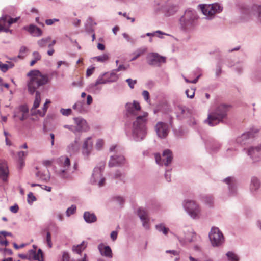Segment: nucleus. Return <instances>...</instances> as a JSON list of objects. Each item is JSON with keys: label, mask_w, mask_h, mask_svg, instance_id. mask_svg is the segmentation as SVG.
Listing matches in <instances>:
<instances>
[{"label": "nucleus", "mask_w": 261, "mask_h": 261, "mask_svg": "<svg viewBox=\"0 0 261 261\" xmlns=\"http://www.w3.org/2000/svg\"><path fill=\"white\" fill-rule=\"evenodd\" d=\"M125 108L128 114L138 116L133 123V133L138 138L143 139L146 133V123L148 113L141 112L140 104L136 101L127 103Z\"/></svg>", "instance_id": "1"}, {"label": "nucleus", "mask_w": 261, "mask_h": 261, "mask_svg": "<svg viewBox=\"0 0 261 261\" xmlns=\"http://www.w3.org/2000/svg\"><path fill=\"white\" fill-rule=\"evenodd\" d=\"M27 76L29 77L28 82V90L31 94L40 86L47 84L48 82V76L41 74L39 70H31L28 73Z\"/></svg>", "instance_id": "2"}, {"label": "nucleus", "mask_w": 261, "mask_h": 261, "mask_svg": "<svg viewBox=\"0 0 261 261\" xmlns=\"http://www.w3.org/2000/svg\"><path fill=\"white\" fill-rule=\"evenodd\" d=\"M229 108V106L227 105H222L219 106L214 112L208 115L207 119L205 120V122L211 126L218 124L222 121L223 119L226 117Z\"/></svg>", "instance_id": "3"}, {"label": "nucleus", "mask_w": 261, "mask_h": 261, "mask_svg": "<svg viewBox=\"0 0 261 261\" xmlns=\"http://www.w3.org/2000/svg\"><path fill=\"white\" fill-rule=\"evenodd\" d=\"M197 19L198 17L195 11L187 10L180 19V24L184 29H189L195 25Z\"/></svg>", "instance_id": "4"}, {"label": "nucleus", "mask_w": 261, "mask_h": 261, "mask_svg": "<svg viewBox=\"0 0 261 261\" xmlns=\"http://www.w3.org/2000/svg\"><path fill=\"white\" fill-rule=\"evenodd\" d=\"M75 125H65L64 127L68 129L74 134L77 133L86 132L89 130V127L85 120L82 118H75L74 119Z\"/></svg>", "instance_id": "5"}, {"label": "nucleus", "mask_w": 261, "mask_h": 261, "mask_svg": "<svg viewBox=\"0 0 261 261\" xmlns=\"http://www.w3.org/2000/svg\"><path fill=\"white\" fill-rule=\"evenodd\" d=\"M57 163L60 168L58 171V174L63 178H68L69 174L68 170L70 165L69 159L66 156H62L57 160Z\"/></svg>", "instance_id": "6"}, {"label": "nucleus", "mask_w": 261, "mask_h": 261, "mask_svg": "<svg viewBox=\"0 0 261 261\" xmlns=\"http://www.w3.org/2000/svg\"><path fill=\"white\" fill-rule=\"evenodd\" d=\"M184 207L189 215L194 219L198 218L201 214V210L196 201L188 200L186 201Z\"/></svg>", "instance_id": "7"}, {"label": "nucleus", "mask_w": 261, "mask_h": 261, "mask_svg": "<svg viewBox=\"0 0 261 261\" xmlns=\"http://www.w3.org/2000/svg\"><path fill=\"white\" fill-rule=\"evenodd\" d=\"M209 238L213 246H218L221 245L224 240V236L219 229L213 227L209 233Z\"/></svg>", "instance_id": "8"}, {"label": "nucleus", "mask_w": 261, "mask_h": 261, "mask_svg": "<svg viewBox=\"0 0 261 261\" xmlns=\"http://www.w3.org/2000/svg\"><path fill=\"white\" fill-rule=\"evenodd\" d=\"M199 7L203 14L207 17H212L215 13L222 10V8L217 3L212 5H200Z\"/></svg>", "instance_id": "9"}, {"label": "nucleus", "mask_w": 261, "mask_h": 261, "mask_svg": "<svg viewBox=\"0 0 261 261\" xmlns=\"http://www.w3.org/2000/svg\"><path fill=\"white\" fill-rule=\"evenodd\" d=\"M19 19V17L13 18L8 15H3L0 18V32H11V31L9 30V28L11 24L16 23Z\"/></svg>", "instance_id": "10"}, {"label": "nucleus", "mask_w": 261, "mask_h": 261, "mask_svg": "<svg viewBox=\"0 0 261 261\" xmlns=\"http://www.w3.org/2000/svg\"><path fill=\"white\" fill-rule=\"evenodd\" d=\"M147 62L151 66H160L162 63L166 62V58L161 56L157 53H150L147 56Z\"/></svg>", "instance_id": "11"}, {"label": "nucleus", "mask_w": 261, "mask_h": 261, "mask_svg": "<svg viewBox=\"0 0 261 261\" xmlns=\"http://www.w3.org/2000/svg\"><path fill=\"white\" fill-rule=\"evenodd\" d=\"M155 158L158 164L168 166L171 163L173 156L171 151L169 149H167L163 152L162 159L159 154H156Z\"/></svg>", "instance_id": "12"}, {"label": "nucleus", "mask_w": 261, "mask_h": 261, "mask_svg": "<svg viewBox=\"0 0 261 261\" xmlns=\"http://www.w3.org/2000/svg\"><path fill=\"white\" fill-rule=\"evenodd\" d=\"M9 169L7 162L0 160V181L3 183H7L9 177Z\"/></svg>", "instance_id": "13"}, {"label": "nucleus", "mask_w": 261, "mask_h": 261, "mask_svg": "<svg viewBox=\"0 0 261 261\" xmlns=\"http://www.w3.org/2000/svg\"><path fill=\"white\" fill-rule=\"evenodd\" d=\"M29 109L26 105H21L15 109L14 117L16 119L23 121L28 117Z\"/></svg>", "instance_id": "14"}, {"label": "nucleus", "mask_w": 261, "mask_h": 261, "mask_svg": "<svg viewBox=\"0 0 261 261\" xmlns=\"http://www.w3.org/2000/svg\"><path fill=\"white\" fill-rule=\"evenodd\" d=\"M155 132L159 137L164 138L166 137L169 133V127L167 124L159 122L155 125Z\"/></svg>", "instance_id": "15"}, {"label": "nucleus", "mask_w": 261, "mask_h": 261, "mask_svg": "<svg viewBox=\"0 0 261 261\" xmlns=\"http://www.w3.org/2000/svg\"><path fill=\"white\" fill-rule=\"evenodd\" d=\"M93 149V141L92 138L89 137L86 138L83 143L82 146V153L87 157H88L91 153Z\"/></svg>", "instance_id": "16"}, {"label": "nucleus", "mask_w": 261, "mask_h": 261, "mask_svg": "<svg viewBox=\"0 0 261 261\" xmlns=\"http://www.w3.org/2000/svg\"><path fill=\"white\" fill-rule=\"evenodd\" d=\"M92 180L93 184H97L99 187H102L105 185V178L102 177L101 169L98 168H94Z\"/></svg>", "instance_id": "17"}, {"label": "nucleus", "mask_w": 261, "mask_h": 261, "mask_svg": "<svg viewBox=\"0 0 261 261\" xmlns=\"http://www.w3.org/2000/svg\"><path fill=\"white\" fill-rule=\"evenodd\" d=\"M28 259L30 260L43 261V253L41 249L36 252V248L30 250L28 251Z\"/></svg>", "instance_id": "18"}, {"label": "nucleus", "mask_w": 261, "mask_h": 261, "mask_svg": "<svg viewBox=\"0 0 261 261\" xmlns=\"http://www.w3.org/2000/svg\"><path fill=\"white\" fill-rule=\"evenodd\" d=\"M138 214L140 219L143 222V226L146 229H148L149 228V219L148 217V213L146 210L144 208H139L138 211Z\"/></svg>", "instance_id": "19"}, {"label": "nucleus", "mask_w": 261, "mask_h": 261, "mask_svg": "<svg viewBox=\"0 0 261 261\" xmlns=\"http://www.w3.org/2000/svg\"><path fill=\"white\" fill-rule=\"evenodd\" d=\"M125 163V158L123 156L120 155H114L112 156L109 163V166L110 167H114L117 166H120L124 164Z\"/></svg>", "instance_id": "20"}, {"label": "nucleus", "mask_w": 261, "mask_h": 261, "mask_svg": "<svg viewBox=\"0 0 261 261\" xmlns=\"http://www.w3.org/2000/svg\"><path fill=\"white\" fill-rule=\"evenodd\" d=\"M98 249L102 256L112 258L113 256L112 250L108 246L105 245L103 243H100L98 246Z\"/></svg>", "instance_id": "21"}, {"label": "nucleus", "mask_w": 261, "mask_h": 261, "mask_svg": "<svg viewBox=\"0 0 261 261\" xmlns=\"http://www.w3.org/2000/svg\"><path fill=\"white\" fill-rule=\"evenodd\" d=\"M56 43L55 40L51 41L50 38H43L38 41L37 43L40 47L43 48L46 46L48 47H53Z\"/></svg>", "instance_id": "22"}, {"label": "nucleus", "mask_w": 261, "mask_h": 261, "mask_svg": "<svg viewBox=\"0 0 261 261\" xmlns=\"http://www.w3.org/2000/svg\"><path fill=\"white\" fill-rule=\"evenodd\" d=\"M41 102V95L38 91L36 92L35 98L34 101L33 105L31 109L32 115H37V110H35L39 107Z\"/></svg>", "instance_id": "23"}, {"label": "nucleus", "mask_w": 261, "mask_h": 261, "mask_svg": "<svg viewBox=\"0 0 261 261\" xmlns=\"http://www.w3.org/2000/svg\"><path fill=\"white\" fill-rule=\"evenodd\" d=\"M248 153L253 160H255L256 157L261 158V145L259 146L250 148Z\"/></svg>", "instance_id": "24"}, {"label": "nucleus", "mask_w": 261, "mask_h": 261, "mask_svg": "<svg viewBox=\"0 0 261 261\" xmlns=\"http://www.w3.org/2000/svg\"><path fill=\"white\" fill-rule=\"evenodd\" d=\"M84 218L87 223H93L97 220V218L94 213L89 212H86L84 214Z\"/></svg>", "instance_id": "25"}, {"label": "nucleus", "mask_w": 261, "mask_h": 261, "mask_svg": "<svg viewBox=\"0 0 261 261\" xmlns=\"http://www.w3.org/2000/svg\"><path fill=\"white\" fill-rule=\"evenodd\" d=\"M178 9V7L176 5H169L165 8L164 11L167 16H170L175 13Z\"/></svg>", "instance_id": "26"}, {"label": "nucleus", "mask_w": 261, "mask_h": 261, "mask_svg": "<svg viewBox=\"0 0 261 261\" xmlns=\"http://www.w3.org/2000/svg\"><path fill=\"white\" fill-rule=\"evenodd\" d=\"M147 51V48L145 47L140 48L137 49L134 53V57L130 61H134L138 58L141 56L144 55Z\"/></svg>", "instance_id": "27"}, {"label": "nucleus", "mask_w": 261, "mask_h": 261, "mask_svg": "<svg viewBox=\"0 0 261 261\" xmlns=\"http://www.w3.org/2000/svg\"><path fill=\"white\" fill-rule=\"evenodd\" d=\"M28 31L34 36H39L42 35V31L39 28L34 25H30Z\"/></svg>", "instance_id": "28"}, {"label": "nucleus", "mask_w": 261, "mask_h": 261, "mask_svg": "<svg viewBox=\"0 0 261 261\" xmlns=\"http://www.w3.org/2000/svg\"><path fill=\"white\" fill-rule=\"evenodd\" d=\"M258 132V129L257 128H252L248 132L243 134L241 138L242 139H247L248 138H253L255 136Z\"/></svg>", "instance_id": "29"}, {"label": "nucleus", "mask_w": 261, "mask_h": 261, "mask_svg": "<svg viewBox=\"0 0 261 261\" xmlns=\"http://www.w3.org/2000/svg\"><path fill=\"white\" fill-rule=\"evenodd\" d=\"M87 247V243L85 241H83L82 243L77 246H74L72 250L74 252L77 254H80Z\"/></svg>", "instance_id": "30"}, {"label": "nucleus", "mask_w": 261, "mask_h": 261, "mask_svg": "<svg viewBox=\"0 0 261 261\" xmlns=\"http://www.w3.org/2000/svg\"><path fill=\"white\" fill-rule=\"evenodd\" d=\"M260 186V183L256 178L253 177L251 180L250 189L251 191H256Z\"/></svg>", "instance_id": "31"}, {"label": "nucleus", "mask_w": 261, "mask_h": 261, "mask_svg": "<svg viewBox=\"0 0 261 261\" xmlns=\"http://www.w3.org/2000/svg\"><path fill=\"white\" fill-rule=\"evenodd\" d=\"M107 75V79H108V82H115L118 79V76L117 74L114 72L111 73H106Z\"/></svg>", "instance_id": "32"}, {"label": "nucleus", "mask_w": 261, "mask_h": 261, "mask_svg": "<svg viewBox=\"0 0 261 261\" xmlns=\"http://www.w3.org/2000/svg\"><path fill=\"white\" fill-rule=\"evenodd\" d=\"M155 228L158 231L162 232L165 235H167L169 231V228L166 227L165 225L163 223L156 225Z\"/></svg>", "instance_id": "33"}, {"label": "nucleus", "mask_w": 261, "mask_h": 261, "mask_svg": "<svg viewBox=\"0 0 261 261\" xmlns=\"http://www.w3.org/2000/svg\"><path fill=\"white\" fill-rule=\"evenodd\" d=\"M108 83V79H107V75L105 74H102V75L98 77V78L97 79L95 83V86H96L98 85L99 84H105Z\"/></svg>", "instance_id": "34"}, {"label": "nucleus", "mask_w": 261, "mask_h": 261, "mask_svg": "<svg viewBox=\"0 0 261 261\" xmlns=\"http://www.w3.org/2000/svg\"><path fill=\"white\" fill-rule=\"evenodd\" d=\"M109 59V56L107 54L97 56L94 58V60L100 62H105Z\"/></svg>", "instance_id": "35"}, {"label": "nucleus", "mask_w": 261, "mask_h": 261, "mask_svg": "<svg viewBox=\"0 0 261 261\" xmlns=\"http://www.w3.org/2000/svg\"><path fill=\"white\" fill-rule=\"evenodd\" d=\"M226 255L229 261H238L239 258L238 256L232 252H228Z\"/></svg>", "instance_id": "36"}, {"label": "nucleus", "mask_w": 261, "mask_h": 261, "mask_svg": "<svg viewBox=\"0 0 261 261\" xmlns=\"http://www.w3.org/2000/svg\"><path fill=\"white\" fill-rule=\"evenodd\" d=\"M255 11L257 13L259 19L261 21V7L258 6H254L252 8L251 13L255 14Z\"/></svg>", "instance_id": "37"}, {"label": "nucleus", "mask_w": 261, "mask_h": 261, "mask_svg": "<svg viewBox=\"0 0 261 261\" xmlns=\"http://www.w3.org/2000/svg\"><path fill=\"white\" fill-rule=\"evenodd\" d=\"M105 144V142L103 140L101 139H98L97 140L96 144H95V148L97 150H101L103 145Z\"/></svg>", "instance_id": "38"}, {"label": "nucleus", "mask_w": 261, "mask_h": 261, "mask_svg": "<svg viewBox=\"0 0 261 261\" xmlns=\"http://www.w3.org/2000/svg\"><path fill=\"white\" fill-rule=\"evenodd\" d=\"M48 109L47 105L45 103L44 104L43 107L42 109L41 110H37V115H39L40 116L43 117L45 115L47 110Z\"/></svg>", "instance_id": "39"}, {"label": "nucleus", "mask_w": 261, "mask_h": 261, "mask_svg": "<svg viewBox=\"0 0 261 261\" xmlns=\"http://www.w3.org/2000/svg\"><path fill=\"white\" fill-rule=\"evenodd\" d=\"M28 50V49L25 46H22L20 47L19 50V53L18 55V57L20 58H23L25 55L26 53Z\"/></svg>", "instance_id": "40"}, {"label": "nucleus", "mask_w": 261, "mask_h": 261, "mask_svg": "<svg viewBox=\"0 0 261 261\" xmlns=\"http://www.w3.org/2000/svg\"><path fill=\"white\" fill-rule=\"evenodd\" d=\"M28 152L24 151H20L18 153V156L20 160V163L21 166H23V158H25L27 155Z\"/></svg>", "instance_id": "41"}, {"label": "nucleus", "mask_w": 261, "mask_h": 261, "mask_svg": "<svg viewBox=\"0 0 261 261\" xmlns=\"http://www.w3.org/2000/svg\"><path fill=\"white\" fill-rule=\"evenodd\" d=\"M83 108V102L81 101L76 102L73 106V109L77 110L79 112H81Z\"/></svg>", "instance_id": "42"}, {"label": "nucleus", "mask_w": 261, "mask_h": 261, "mask_svg": "<svg viewBox=\"0 0 261 261\" xmlns=\"http://www.w3.org/2000/svg\"><path fill=\"white\" fill-rule=\"evenodd\" d=\"M76 206L75 205H72L69 207L66 211V215L70 216L71 215L73 214L76 211Z\"/></svg>", "instance_id": "43"}, {"label": "nucleus", "mask_w": 261, "mask_h": 261, "mask_svg": "<svg viewBox=\"0 0 261 261\" xmlns=\"http://www.w3.org/2000/svg\"><path fill=\"white\" fill-rule=\"evenodd\" d=\"M126 82L127 83L129 87L131 89H133L134 88L135 85L137 83V80H133L132 79H127L126 80Z\"/></svg>", "instance_id": "44"}, {"label": "nucleus", "mask_w": 261, "mask_h": 261, "mask_svg": "<svg viewBox=\"0 0 261 261\" xmlns=\"http://www.w3.org/2000/svg\"><path fill=\"white\" fill-rule=\"evenodd\" d=\"M186 93L188 97L192 98L194 96L195 91L193 89H188L186 91Z\"/></svg>", "instance_id": "45"}, {"label": "nucleus", "mask_w": 261, "mask_h": 261, "mask_svg": "<svg viewBox=\"0 0 261 261\" xmlns=\"http://www.w3.org/2000/svg\"><path fill=\"white\" fill-rule=\"evenodd\" d=\"M46 243L49 248L52 247V243L51 240V234L49 232H47L46 234Z\"/></svg>", "instance_id": "46"}, {"label": "nucleus", "mask_w": 261, "mask_h": 261, "mask_svg": "<svg viewBox=\"0 0 261 261\" xmlns=\"http://www.w3.org/2000/svg\"><path fill=\"white\" fill-rule=\"evenodd\" d=\"M60 112L62 113V115L65 116H68L71 114L72 112V110L70 109H61L60 110Z\"/></svg>", "instance_id": "47"}, {"label": "nucleus", "mask_w": 261, "mask_h": 261, "mask_svg": "<svg viewBox=\"0 0 261 261\" xmlns=\"http://www.w3.org/2000/svg\"><path fill=\"white\" fill-rule=\"evenodd\" d=\"M36 200L33 194L31 192L29 193L28 195V203H32Z\"/></svg>", "instance_id": "48"}, {"label": "nucleus", "mask_w": 261, "mask_h": 261, "mask_svg": "<svg viewBox=\"0 0 261 261\" xmlns=\"http://www.w3.org/2000/svg\"><path fill=\"white\" fill-rule=\"evenodd\" d=\"M224 181L229 185V189H231L233 184L234 179L232 177H228L224 180Z\"/></svg>", "instance_id": "49"}, {"label": "nucleus", "mask_w": 261, "mask_h": 261, "mask_svg": "<svg viewBox=\"0 0 261 261\" xmlns=\"http://www.w3.org/2000/svg\"><path fill=\"white\" fill-rule=\"evenodd\" d=\"M0 69L3 72L7 71L9 69V66L6 64L3 63L1 61H0Z\"/></svg>", "instance_id": "50"}, {"label": "nucleus", "mask_w": 261, "mask_h": 261, "mask_svg": "<svg viewBox=\"0 0 261 261\" xmlns=\"http://www.w3.org/2000/svg\"><path fill=\"white\" fill-rule=\"evenodd\" d=\"M34 60H35L36 61H38L41 59V55L38 51H34L32 54Z\"/></svg>", "instance_id": "51"}, {"label": "nucleus", "mask_w": 261, "mask_h": 261, "mask_svg": "<svg viewBox=\"0 0 261 261\" xmlns=\"http://www.w3.org/2000/svg\"><path fill=\"white\" fill-rule=\"evenodd\" d=\"M59 20L58 19H49L45 20V23L48 25H52L55 22H58Z\"/></svg>", "instance_id": "52"}, {"label": "nucleus", "mask_w": 261, "mask_h": 261, "mask_svg": "<svg viewBox=\"0 0 261 261\" xmlns=\"http://www.w3.org/2000/svg\"><path fill=\"white\" fill-rule=\"evenodd\" d=\"M142 96H143L144 98L146 101H148L149 99V92L146 90H144L142 92Z\"/></svg>", "instance_id": "53"}, {"label": "nucleus", "mask_w": 261, "mask_h": 261, "mask_svg": "<svg viewBox=\"0 0 261 261\" xmlns=\"http://www.w3.org/2000/svg\"><path fill=\"white\" fill-rule=\"evenodd\" d=\"M166 253H170L174 256H179V251H176V250H166Z\"/></svg>", "instance_id": "54"}, {"label": "nucleus", "mask_w": 261, "mask_h": 261, "mask_svg": "<svg viewBox=\"0 0 261 261\" xmlns=\"http://www.w3.org/2000/svg\"><path fill=\"white\" fill-rule=\"evenodd\" d=\"M129 67V65H128L127 67L123 65H119L118 68L115 70L116 71L118 72L121 70H126Z\"/></svg>", "instance_id": "55"}, {"label": "nucleus", "mask_w": 261, "mask_h": 261, "mask_svg": "<svg viewBox=\"0 0 261 261\" xmlns=\"http://www.w3.org/2000/svg\"><path fill=\"white\" fill-rule=\"evenodd\" d=\"M19 209L18 206L17 204H15L13 206H12L10 207V210L11 212L16 213L18 212Z\"/></svg>", "instance_id": "56"}, {"label": "nucleus", "mask_w": 261, "mask_h": 261, "mask_svg": "<svg viewBox=\"0 0 261 261\" xmlns=\"http://www.w3.org/2000/svg\"><path fill=\"white\" fill-rule=\"evenodd\" d=\"M62 261H70V257L67 253L64 252L63 254Z\"/></svg>", "instance_id": "57"}, {"label": "nucleus", "mask_w": 261, "mask_h": 261, "mask_svg": "<svg viewBox=\"0 0 261 261\" xmlns=\"http://www.w3.org/2000/svg\"><path fill=\"white\" fill-rule=\"evenodd\" d=\"M94 70H95L94 67L88 68L86 71V75L87 76H90V75H91L93 73Z\"/></svg>", "instance_id": "58"}, {"label": "nucleus", "mask_w": 261, "mask_h": 261, "mask_svg": "<svg viewBox=\"0 0 261 261\" xmlns=\"http://www.w3.org/2000/svg\"><path fill=\"white\" fill-rule=\"evenodd\" d=\"M118 232L116 231H113L111 233V238L113 241L116 240L117 238Z\"/></svg>", "instance_id": "59"}, {"label": "nucleus", "mask_w": 261, "mask_h": 261, "mask_svg": "<svg viewBox=\"0 0 261 261\" xmlns=\"http://www.w3.org/2000/svg\"><path fill=\"white\" fill-rule=\"evenodd\" d=\"M52 163L53 161L50 160H45L43 162V165L46 167L50 166Z\"/></svg>", "instance_id": "60"}, {"label": "nucleus", "mask_w": 261, "mask_h": 261, "mask_svg": "<svg viewBox=\"0 0 261 261\" xmlns=\"http://www.w3.org/2000/svg\"><path fill=\"white\" fill-rule=\"evenodd\" d=\"M205 201L207 203L211 204V203L213 202V198L212 196H206V197H205Z\"/></svg>", "instance_id": "61"}, {"label": "nucleus", "mask_w": 261, "mask_h": 261, "mask_svg": "<svg viewBox=\"0 0 261 261\" xmlns=\"http://www.w3.org/2000/svg\"><path fill=\"white\" fill-rule=\"evenodd\" d=\"M93 101L92 97L91 95H88L87 97V103L88 105H90L92 103Z\"/></svg>", "instance_id": "62"}, {"label": "nucleus", "mask_w": 261, "mask_h": 261, "mask_svg": "<svg viewBox=\"0 0 261 261\" xmlns=\"http://www.w3.org/2000/svg\"><path fill=\"white\" fill-rule=\"evenodd\" d=\"M165 178L168 181H170V178H171V174L169 171H166L165 174Z\"/></svg>", "instance_id": "63"}, {"label": "nucleus", "mask_w": 261, "mask_h": 261, "mask_svg": "<svg viewBox=\"0 0 261 261\" xmlns=\"http://www.w3.org/2000/svg\"><path fill=\"white\" fill-rule=\"evenodd\" d=\"M49 48V49L47 51V54L49 56H52L54 54V53H55V50L53 48H52V47H50Z\"/></svg>", "instance_id": "64"}]
</instances>
